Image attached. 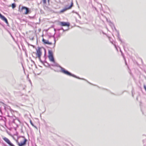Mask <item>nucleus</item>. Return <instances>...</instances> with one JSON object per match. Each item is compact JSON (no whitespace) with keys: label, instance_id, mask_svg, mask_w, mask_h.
Wrapping results in <instances>:
<instances>
[{"label":"nucleus","instance_id":"9d476101","mask_svg":"<svg viewBox=\"0 0 146 146\" xmlns=\"http://www.w3.org/2000/svg\"><path fill=\"white\" fill-rule=\"evenodd\" d=\"M3 139L9 145V140L6 137H3Z\"/></svg>","mask_w":146,"mask_h":146},{"label":"nucleus","instance_id":"423d86ee","mask_svg":"<svg viewBox=\"0 0 146 146\" xmlns=\"http://www.w3.org/2000/svg\"><path fill=\"white\" fill-rule=\"evenodd\" d=\"M23 10H25V11L24 12V14H27L29 13V9L25 7H22L21 9L20 10V12H22Z\"/></svg>","mask_w":146,"mask_h":146},{"label":"nucleus","instance_id":"6e6552de","mask_svg":"<svg viewBox=\"0 0 146 146\" xmlns=\"http://www.w3.org/2000/svg\"><path fill=\"white\" fill-rule=\"evenodd\" d=\"M42 41L44 44H52V43L51 42H50L48 40H46L43 38L42 39Z\"/></svg>","mask_w":146,"mask_h":146},{"label":"nucleus","instance_id":"4468645a","mask_svg":"<svg viewBox=\"0 0 146 146\" xmlns=\"http://www.w3.org/2000/svg\"><path fill=\"white\" fill-rule=\"evenodd\" d=\"M144 88L145 90L146 91V86L145 85H144Z\"/></svg>","mask_w":146,"mask_h":146},{"label":"nucleus","instance_id":"0eeeda50","mask_svg":"<svg viewBox=\"0 0 146 146\" xmlns=\"http://www.w3.org/2000/svg\"><path fill=\"white\" fill-rule=\"evenodd\" d=\"M73 3L72 2L71 3V5L70 6L68 7L62 9L60 11V13H63L64 11H66L67 10L70 9L71 8V7L73 6Z\"/></svg>","mask_w":146,"mask_h":146},{"label":"nucleus","instance_id":"f3484780","mask_svg":"<svg viewBox=\"0 0 146 146\" xmlns=\"http://www.w3.org/2000/svg\"><path fill=\"white\" fill-rule=\"evenodd\" d=\"M3 145H4V146H7V145H6L5 144H4Z\"/></svg>","mask_w":146,"mask_h":146},{"label":"nucleus","instance_id":"f03ea898","mask_svg":"<svg viewBox=\"0 0 146 146\" xmlns=\"http://www.w3.org/2000/svg\"><path fill=\"white\" fill-rule=\"evenodd\" d=\"M27 141V139L24 137H22V141H21L20 143L18 142V145L19 146H24L26 144Z\"/></svg>","mask_w":146,"mask_h":146},{"label":"nucleus","instance_id":"f257e3e1","mask_svg":"<svg viewBox=\"0 0 146 146\" xmlns=\"http://www.w3.org/2000/svg\"><path fill=\"white\" fill-rule=\"evenodd\" d=\"M48 57L50 61L54 63L55 62L53 54L52 52L50 51L49 52Z\"/></svg>","mask_w":146,"mask_h":146},{"label":"nucleus","instance_id":"9b49d317","mask_svg":"<svg viewBox=\"0 0 146 146\" xmlns=\"http://www.w3.org/2000/svg\"><path fill=\"white\" fill-rule=\"evenodd\" d=\"M11 7L14 9L16 7V5L15 3H13L11 4Z\"/></svg>","mask_w":146,"mask_h":146},{"label":"nucleus","instance_id":"39448f33","mask_svg":"<svg viewBox=\"0 0 146 146\" xmlns=\"http://www.w3.org/2000/svg\"><path fill=\"white\" fill-rule=\"evenodd\" d=\"M36 55L39 59H40V57L42 54V52L40 48H39L36 50Z\"/></svg>","mask_w":146,"mask_h":146},{"label":"nucleus","instance_id":"1a4fd4ad","mask_svg":"<svg viewBox=\"0 0 146 146\" xmlns=\"http://www.w3.org/2000/svg\"><path fill=\"white\" fill-rule=\"evenodd\" d=\"M0 104L4 107V109L5 110H6L7 107V105L6 104L1 102H0Z\"/></svg>","mask_w":146,"mask_h":146},{"label":"nucleus","instance_id":"a211bd4d","mask_svg":"<svg viewBox=\"0 0 146 146\" xmlns=\"http://www.w3.org/2000/svg\"><path fill=\"white\" fill-rule=\"evenodd\" d=\"M7 133H8V134L9 135V133L8 131H7Z\"/></svg>","mask_w":146,"mask_h":146},{"label":"nucleus","instance_id":"6ab92c4d","mask_svg":"<svg viewBox=\"0 0 146 146\" xmlns=\"http://www.w3.org/2000/svg\"><path fill=\"white\" fill-rule=\"evenodd\" d=\"M7 116H8V117H9V115H8Z\"/></svg>","mask_w":146,"mask_h":146},{"label":"nucleus","instance_id":"7ed1b4c3","mask_svg":"<svg viewBox=\"0 0 146 146\" xmlns=\"http://www.w3.org/2000/svg\"><path fill=\"white\" fill-rule=\"evenodd\" d=\"M61 71L64 74H66L67 75L70 76H73V75L71 74L68 71L65 70L64 68H61Z\"/></svg>","mask_w":146,"mask_h":146},{"label":"nucleus","instance_id":"ddd939ff","mask_svg":"<svg viewBox=\"0 0 146 146\" xmlns=\"http://www.w3.org/2000/svg\"><path fill=\"white\" fill-rule=\"evenodd\" d=\"M43 3L44 4H46V0H42Z\"/></svg>","mask_w":146,"mask_h":146},{"label":"nucleus","instance_id":"2eb2a0df","mask_svg":"<svg viewBox=\"0 0 146 146\" xmlns=\"http://www.w3.org/2000/svg\"><path fill=\"white\" fill-rule=\"evenodd\" d=\"M10 145L11 146H15L12 144L10 142Z\"/></svg>","mask_w":146,"mask_h":146},{"label":"nucleus","instance_id":"20e7f679","mask_svg":"<svg viewBox=\"0 0 146 146\" xmlns=\"http://www.w3.org/2000/svg\"><path fill=\"white\" fill-rule=\"evenodd\" d=\"M58 25L61 26H67L68 27H69L70 25L69 23L64 22H60L59 23Z\"/></svg>","mask_w":146,"mask_h":146},{"label":"nucleus","instance_id":"f8f14e48","mask_svg":"<svg viewBox=\"0 0 146 146\" xmlns=\"http://www.w3.org/2000/svg\"><path fill=\"white\" fill-rule=\"evenodd\" d=\"M30 123L33 126H34V125L33 123H32L31 120H30Z\"/></svg>","mask_w":146,"mask_h":146},{"label":"nucleus","instance_id":"dca6fc26","mask_svg":"<svg viewBox=\"0 0 146 146\" xmlns=\"http://www.w3.org/2000/svg\"><path fill=\"white\" fill-rule=\"evenodd\" d=\"M50 0H48V3L49 4V1H50Z\"/></svg>","mask_w":146,"mask_h":146}]
</instances>
